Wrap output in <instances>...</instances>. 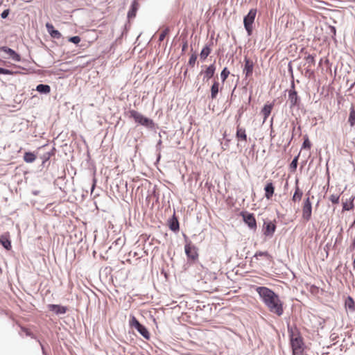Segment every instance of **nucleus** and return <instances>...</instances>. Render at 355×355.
<instances>
[{
	"mask_svg": "<svg viewBox=\"0 0 355 355\" xmlns=\"http://www.w3.org/2000/svg\"><path fill=\"white\" fill-rule=\"evenodd\" d=\"M168 33H169L168 28H166L165 29H164L159 35V41L162 42L164 40L165 37L168 34Z\"/></svg>",
	"mask_w": 355,
	"mask_h": 355,
	"instance_id": "72a5a7b5",
	"label": "nucleus"
},
{
	"mask_svg": "<svg viewBox=\"0 0 355 355\" xmlns=\"http://www.w3.org/2000/svg\"><path fill=\"white\" fill-rule=\"evenodd\" d=\"M68 40L70 42L78 44L80 42V37L79 36H73L69 37Z\"/></svg>",
	"mask_w": 355,
	"mask_h": 355,
	"instance_id": "c9c22d12",
	"label": "nucleus"
},
{
	"mask_svg": "<svg viewBox=\"0 0 355 355\" xmlns=\"http://www.w3.org/2000/svg\"><path fill=\"white\" fill-rule=\"evenodd\" d=\"M306 64H307V68H311L312 66L315 65V59L312 55H308L305 57Z\"/></svg>",
	"mask_w": 355,
	"mask_h": 355,
	"instance_id": "7c9ffc66",
	"label": "nucleus"
},
{
	"mask_svg": "<svg viewBox=\"0 0 355 355\" xmlns=\"http://www.w3.org/2000/svg\"><path fill=\"white\" fill-rule=\"evenodd\" d=\"M288 71L293 75V69L291 62L288 64Z\"/></svg>",
	"mask_w": 355,
	"mask_h": 355,
	"instance_id": "49530a36",
	"label": "nucleus"
},
{
	"mask_svg": "<svg viewBox=\"0 0 355 355\" xmlns=\"http://www.w3.org/2000/svg\"><path fill=\"white\" fill-rule=\"evenodd\" d=\"M128 113L129 116L133 119L137 123L150 130L155 129V123L152 119L144 116L143 114L135 110H130Z\"/></svg>",
	"mask_w": 355,
	"mask_h": 355,
	"instance_id": "f03ea898",
	"label": "nucleus"
},
{
	"mask_svg": "<svg viewBox=\"0 0 355 355\" xmlns=\"http://www.w3.org/2000/svg\"><path fill=\"white\" fill-rule=\"evenodd\" d=\"M197 60V55L196 54H192L189 60V64L191 66H193Z\"/></svg>",
	"mask_w": 355,
	"mask_h": 355,
	"instance_id": "4c0bfd02",
	"label": "nucleus"
},
{
	"mask_svg": "<svg viewBox=\"0 0 355 355\" xmlns=\"http://www.w3.org/2000/svg\"><path fill=\"white\" fill-rule=\"evenodd\" d=\"M229 74H230V71H228V69L226 67H225L220 73V78H221V80L223 82L225 81V80L227 78Z\"/></svg>",
	"mask_w": 355,
	"mask_h": 355,
	"instance_id": "473e14b6",
	"label": "nucleus"
},
{
	"mask_svg": "<svg viewBox=\"0 0 355 355\" xmlns=\"http://www.w3.org/2000/svg\"><path fill=\"white\" fill-rule=\"evenodd\" d=\"M139 3L137 0H134L130 6V8L128 12V18L129 19H133L136 16V13L139 9Z\"/></svg>",
	"mask_w": 355,
	"mask_h": 355,
	"instance_id": "2eb2a0df",
	"label": "nucleus"
},
{
	"mask_svg": "<svg viewBox=\"0 0 355 355\" xmlns=\"http://www.w3.org/2000/svg\"><path fill=\"white\" fill-rule=\"evenodd\" d=\"M210 45H206L201 51L200 58L201 60H205L211 53Z\"/></svg>",
	"mask_w": 355,
	"mask_h": 355,
	"instance_id": "bb28decb",
	"label": "nucleus"
},
{
	"mask_svg": "<svg viewBox=\"0 0 355 355\" xmlns=\"http://www.w3.org/2000/svg\"><path fill=\"white\" fill-rule=\"evenodd\" d=\"M46 28L51 37L54 39H60L62 37V34L58 30L54 28L52 24L46 23Z\"/></svg>",
	"mask_w": 355,
	"mask_h": 355,
	"instance_id": "ddd939ff",
	"label": "nucleus"
},
{
	"mask_svg": "<svg viewBox=\"0 0 355 355\" xmlns=\"http://www.w3.org/2000/svg\"><path fill=\"white\" fill-rule=\"evenodd\" d=\"M244 68L243 73L245 75V77L248 78L252 76L253 72L254 63L252 60L248 58L246 56L244 58Z\"/></svg>",
	"mask_w": 355,
	"mask_h": 355,
	"instance_id": "f8f14e48",
	"label": "nucleus"
},
{
	"mask_svg": "<svg viewBox=\"0 0 355 355\" xmlns=\"http://www.w3.org/2000/svg\"><path fill=\"white\" fill-rule=\"evenodd\" d=\"M243 218L244 222L251 230H256L257 223L253 214L245 213L243 214Z\"/></svg>",
	"mask_w": 355,
	"mask_h": 355,
	"instance_id": "1a4fd4ad",
	"label": "nucleus"
},
{
	"mask_svg": "<svg viewBox=\"0 0 355 355\" xmlns=\"http://www.w3.org/2000/svg\"><path fill=\"white\" fill-rule=\"evenodd\" d=\"M291 87V89L288 91V101L290 103V108H293L299 105L300 99L297 92L295 90L294 80H292Z\"/></svg>",
	"mask_w": 355,
	"mask_h": 355,
	"instance_id": "39448f33",
	"label": "nucleus"
},
{
	"mask_svg": "<svg viewBox=\"0 0 355 355\" xmlns=\"http://www.w3.org/2000/svg\"><path fill=\"white\" fill-rule=\"evenodd\" d=\"M258 257H264L267 258L268 259H272V256L267 251H264V252L257 251L254 254V258H256L257 259H258Z\"/></svg>",
	"mask_w": 355,
	"mask_h": 355,
	"instance_id": "c756f323",
	"label": "nucleus"
},
{
	"mask_svg": "<svg viewBox=\"0 0 355 355\" xmlns=\"http://www.w3.org/2000/svg\"><path fill=\"white\" fill-rule=\"evenodd\" d=\"M216 71V67L214 64L209 65L205 71L204 80H209L213 77Z\"/></svg>",
	"mask_w": 355,
	"mask_h": 355,
	"instance_id": "4be33fe9",
	"label": "nucleus"
},
{
	"mask_svg": "<svg viewBox=\"0 0 355 355\" xmlns=\"http://www.w3.org/2000/svg\"><path fill=\"white\" fill-rule=\"evenodd\" d=\"M256 291L259 294L262 302L271 313H275L278 316L283 315V302L277 294H276L272 290L265 286L257 287Z\"/></svg>",
	"mask_w": 355,
	"mask_h": 355,
	"instance_id": "f257e3e1",
	"label": "nucleus"
},
{
	"mask_svg": "<svg viewBox=\"0 0 355 355\" xmlns=\"http://www.w3.org/2000/svg\"><path fill=\"white\" fill-rule=\"evenodd\" d=\"M22 330L26 333V336H31V333L26 329L22 328Z\"/></svg>",
	"mask_w": 355,
	"mask_h": 355,
	"instance_id": "c03bdc74",
	"label": "nucleus"
},
{
	"mask_svg": "<svg viewBox=\"0 0 355 355\" xmlns=\"http://www.w3.org/2000/svg\"><path fill=\"white\" fill-rule=\"evenodd\" d=\"M49 157H50V154L49 153L48 155H44V160L49 159Z\"/></svg>",
	"mask_w": 355,
	"mask_h": 355,
	"instance_id": "09e8293b",
	"label": "nucleus"
},
{
	"mask_svg": "<svg viewBox=\"0 0 355 355\" xmlns=\"http://www.w3.org/2000/svg\"><path fill=\"white\" fill-rule=\"evenodd\" d=\"M187 47H188V43H187V41H184V42H183V44H182V52H184V51L187 50Z\"/></svg>",
	"mask_w": 355,
	"mask_h": 355,
	"instance_id": "a19ab883",
	"label": "nucleus"
},
{
	"mask_svg": "<svg viewBox=\"0 0 355 355\" xmlns=\"http://www.w3.org/2000/svg\"><path fill=\"white\" fill-rule=\"evenodd\" d=\"M130 325L137 330V331L146 339L150 338V334L145 326L141 324L137 319L134 316H130L129 321Z\"/></svg>",
	"mask_w": 355,
	"mask_h": 355,
	"instance_id": "20e7f679",
	"label": "nucleus"
},
{
	"mask_svg": "<svg viewBox=\"0 0 355 355\" xmlns=\"http://www.w3.org/2000/svg\"><path fill=\"white\" fill-rule=\"evenodd\" d=\"M169 228L173 232L179 230V222L174 215L169 220Z\"/></svg>",
	"mask_w": 355,
	"mask_h": 355,
	"instance_id": "b1692460",
	"label": "nucleus"
},
{
	"mask_svg": "<svg viewBox=\"0 0 355 355\" xmlns=\"http://www.w3.org/2000/svg\"><path fill=\"white\" fill-rule=\"evenodd\" d=\"M348 122L351 127H353L355 124V107L354 105H352L350 107Z\"/></svg>",
	"mask_w": 355,
	"mask_h": 355,
	"instance_id": "cd10ccee",
	"label": "nucleus"
},
{
	"mask_svg": "<svg viewBox=\"0 0 355 355\" xmlns=\"http://www.w3.org/2000/svg\"><path fill=\"white\" fill-rule=\"evenodd\" d=\"M291 342L293 354L295 355L297 354H301L303 350V342L302 338L300 336H296L295 338L292 336Z\"/></svg>",
	"mask_w": 355,
	"mask_h": 355,
	"instance_id": "0eeeda50",
	"label": "nucleus"
},
{
	"mask_svg": "<svg viewBox=\"0 0 355 355\" xmlns=\"http://www.w3.org/2000/svg\"><path fill=\"white\" fill-rule=\"evenodd\" d=\"M49 311L54 312L57 315L64 314L67 312V307L58 304H49Z\"/></svg>",
	"mask_w": 355,
	"mask_h": 355,
	"instance_id": "4468645a",
	"label": "nucleus"
},
{
	"mask_svg": "<svg viewBox=\"0 0 355 355\" xmlns=\"http://www.w3.org/2000/svg\"><path fill=\"white\" fill-rule=\"evenodd\" d=\"M36 90L40 94H49L51 91V87L49 85L40 84L36 87Z\"/></svg>",
	"mask_w": 355,
	"mask_h": 355,
	"instance_id": "393cba45",
	"label": "nucleus"
},
{
	"mask_svg": "<svg viewBox=\"0 0 355 355\" xmlns=\"http://www.w3.org/2000/svg\"><path fill=\"white\" fill-rule=\"evenodd\" d=\"M184 250L187 257L189 259L195 261L198 258V254L197 252V249L194 245H192L191 243H187L185 245Z\"/></svg>",
	"mask_w": 355,
	"mask_h": 355,
	"instance_id": "6e6552de",
	"label": "nucleus"
},
{
	"mask_svg": "<svg viewBox=\"0 0 355 355\" xmlns=\"http://www.w3.org/2000/svg\"><path fill=\"white\" fill-rule=\"evenodd\" d=\"M355 196L352 195L349 199H346L345 201L343 202V211H350L354 209V200Z\"/></svg>",
	"mask_w": 355,
	"mask_h": 355,
	"instance_id": "f3484780",
	"label": "nucleus"
},
{
	"mask_svg": "<svg viewBox=\"0 0 355 355\" xmlns=\"http://www.w3.org/2000/svg\"><path fill=\"white\" fill-rule=\"evenodd\" d=\"M272 107H273L272 104H266L261 109V113L263 116V123H264L266 122V119L270 116L271 111L272 110Z\"/></svg>",
	"mask_w": 355,
	"mask_h": 355,
	"instance_id": "a211bd4d",
	"label": "nucleus"
},
{
	"mask_svg": "<svg viewBox=\"0 0 355 355\" xmlns=\"http://www.w3.org/2000/svg\"><path fill=\"white\" fill-rule=\"evenodd\" d=\"M349 249L350 251H353L355 249V239H354Z\"/></svg>",
	"mask_w": 355,
	"mask_h": 355,
	"instance_id": "79ce46f5",
	"label": "nucleus"
},
{
	"mask_svg": "<svg viewBox=\"0 0 355 355\" xmlns=\"http://www.w3.org/2000/svg\"><path fill=\"white\" fill-rule=\"evenodd\" d=\"M236 137L239 140L241 141H247V135L245 132V129L244 128H241L239 125L236 127Z\"/></svg>",
	"mask_w": 355,
	"mask_h": 355,
	"instance_id": "6ab92c4d",
	"label": "nucleus"
},
{
	"mask_svg": "<svg viewBox=\"0 0 355 355\" xmlns=\"http://www.w3.org/2000/svg\"><path fill=\"white\" fill-rule=\"evenodd\" d=\"M161 145H162V140H159V141L157 144V146H156L157 150L160 149Z\"/></svg>",
	"mask_w": 355,
	"mask_h": 355,
	"instance_id": "a18cd8bd",
	"label": "nucleus"
},
{
	"mask_svg": "<svg viewBox=\"0 0 355 355\" xmlns=\"http://www.w3.org/2000/svg\"><path fill=\"white\" fill-rule=\"evenodd\" d=\"M0 243L5 249L9 250L11 249V242L9 239V235L7 234L0 235Z\"/></svg>",
	"mask_w": 355,
	"mask_h": 355,
	"instance_id": "dca6fc26",
	"label": "nucleus"
},
{
	"mask_svg": "<svg viewBox=\"0 0 355 355\" xmlns=\"http://www.w3.org/2000/svg\"><path fill=\"white\" fill-rule=\"evenodd\" d=\"M219 92V83L214 80L213 85L211 87V98L212 100L216 99Z\"/></svg>",
	"mask_w": 355,
	"mask_h": 355,
	"instance_id": "5701e85b",
	"label": "nucleus"
},
{
	"mask_svg": "<svg viewBox=\"0 0 355 355\" xmlns=\"http://www.w3.org/2000/svg\"><path fill=\"white\" fill-rule=\"evenodd\" d=\"M329 200L333 204H338L339 202V196L333 194L330 196Z\"/></svg>",
	"mask_w": 355,
	"mask_h": 355,
	"instance_id": "e433bc0d",
	"label": "nucleus"
},
{
	"mask_svg": "<svg viewBox=\"0 0 355 355\" xmlns=\"http://www.w3.org/2000/svg\"><path fill=\"white\" fill-rule=\"evenodd\" d=\"M303 192L300 189V188L297 186L295 188V193L293 196L292 200L295 202L300 201L302 197Z\"/></svg>",
	"mask_w": 355,
	"mask_h": 355,
	"instance_id": "c85d7f7f",
	"label": "nucleus"
},
{
	"mask_svg": "<svg viewBox=\"0 0 355 355\" xmlns=\"http://www.w3.org/2000/svg\"><path fill=\"white\" fill-rule=\"evenodd\" d=\"M36 155L31 152H26L24 155V160L26 163H33L36 159Z\"/></svg>",
	"mask_w": 355,
	"mask_h": 355,
	"instance_id": "a878e982",
	"label": "nucleus"
},
{
	"mask_svg": "<svg viewBox=\"0 0 355 355\" xmlns=\"http://www.w3.org/2000/svg\"><path fill=\"white\" fill-rule=\"evenodd\" d=\"M257 15V9H251L247 15L243 18L244 27L250 36L252 33V24L254 21V19Z\"/></svg>",
	"mask_w": 355,
	"mask_h": 355,
	"instance_id": "7ed1b4c3",
	"label": "nucleus"
},
{
	"mask_svg": "<svg viewBox=\"0 0 355 355\" xmlns=\"http://www.w3.org/2000/svg\"><path fill=\"white\" fill-rule=\"evenodd\" d=\"M345 306L346 309L349 310L350 312L353 313L355 311V302L353 298L350 296H348L345 302Z\"/></svg>",
	"mask_w": 355,
	"mask_h": 355,
	"instance_id": "412c9836",
	"label": "nucleus"
},
{
	"mask_svg": "<svg viewBox=\"0 0 355 355\" xmlns=\"http://www.w3.org/2000/svg\"><path fill=\"white\" fill-rule=\"evenodd\" d=\"M265 190V197L269 200L272 196L274 191H275V187L272 182H268L265 186L264 188Z\"/></svg>",
	"mask_w": 355,
	"mask_h": 355,
	"instance_id": "aec40b11",
	"label": "nucleus"
},
{
	"mask_svg": "<svg viewBox=\"0 0 355 355\" xmlns=\"http://www.w3.org/2000/svg\"><path fill=\"white\" fill-rule=\"evenodd\" d=\"M15 73L11 70L0 67V74L12 75Z\"/></svg>",
	"mask_w": 355,
	"mask_h": 355,
	"instance_id": "f704fd0d",
	"label": "nucleus"
},
{
	"mask_svg": "<svg viewBox=\"0 0 355 355\" xmlns=\"http://www.w3.org/2000/svg\"><path fill=\"white\" fill-rule=\"evenodd\" d=\"M303 148H311V142L308 137H306L302 144Z\"/></svg>",
	"mask_w": 355,
	"mask_h": 355,
	"instance_id": "58836bf2",
	"label": "nucleus"
},
{
	"mask_svg": "<svg viewBox=\"0 0 355 355\" xmlns=\"http://www.w3.org/2000/svg\"><path fill=\"white\" fill-rule=\"evenodd\" d=\"M1 51L6 53L9 58L12 59L15 62H19L21 60L20 55L15 52L13 49L8 47V46H1L0 48Z\"/></svg>",
	"mask_w": 355,
	"mask_h": 355,
	"instance_id": "9d476101",
	"label": "nucleus"
},
{
	"mask_svg": "<svg viewBox=\"0 0 355 355\" xmlns=\"http://www.w3.org/2000/svg\"><path fill=\"white\" fill-rule=\"evenodd\" d=\"M276 225L271 221L264 222L263 232L266 236H272L275 231Z\"/></svg>",
	"mask_w": 355,
	"mask_h": 355,
	"instance_id": "9b49d317",
	"label": "nucleus"
},
{
	"mask_svg": "<svg viewBox=\"0 0 355 355\" xmlns=\"http://www.w3.org/2000/svg\"><path fill=\"white\" fill-rule=\"evenodd\" d=\"M306 72L309 73V68L307 69Z\"/></svg>",
	"mask_w": 355,
	"mask_h": 355,
	"instance_id": "8fccbe9b",
	"label": "nucleus"
},
{
	"mask_svg": "<svg viewBox=\"0 0 355 355\" xmlns=\"http://www.w3.org/2000/svg\"><path fill=\"white\" fill-rule=\"evenodd\" d=\"M95 184H96V180L94 179L93 180V184L92 186V192H93L94 188H95Z\"/></svg>",
	"mask_w": 355,
	"mask_h": 355,
	"instance_id": "de8ad7c7",
	"label": "nucleus"
},
{
	"mask_svg": "<svg viewBox=\"0 0 355 355\" xmlns=\"http://www.w3.org/2000/svg\"><path fill=\"white\" fill-rule=\"evenodd\" d=\"M312 214V205L310 200V198L307 197L304 200L302 207V218L306 221H309L311 218Z\"/></svg>",
	"mask_w": 355,
	"mask_h": 355,
	"instance_id": "423d86ee",
	"label": "nucleus"
},
{
	"mask_svg": "<svg viewBox=\"0 0 355 355\" xmlns=\"http://www.w3.org/2000/svg\"><path fill=\"white\" fill-rule=\"evenodd\" d=\"M299 155L293 158L291 164L290 169L292 172L295 171L297 167Z\"/></svg>",
	"mask_w": 355,
	"mask_h": 355,
	"instance_id": "2f4dec72",
	"label": "nucleus"
},
{
	"mask_svg": "<svg viewBox=\"0 0 355 355\" xmlns=\"http://www.w3.org/2000/svg\"><path fill=\"white\" fill-rule=\"evenodd\" d=\"M9 13H10V10H9V9H6V10H4L1 12V18H2V19H6V18H7V17H8V15H9Z\"/></svg>",
	"mask_w": 355,
	"mask_h": 355,
	"instance_id": "ea45409f",
	"label": "nucleus"
},
{
	"mask_svg": "<svg viewBox=\"0 0 355 355\" xmlns=\"http://www.w3.org/2000/svg\"><path fill=\"white\" fill-rule=\"evenodd\" d=\"M330 31H331V33H332L334 35H336V28L334 26H330Z\"/></svg>",
	"mask_w": 355,
	"mask_h": 355,
	"instance_id": "37998d69",
	"label": "nucleus"
}]
</instances>
